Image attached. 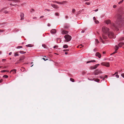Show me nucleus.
Instances as JSON below:
<instances>
[{"instance_id": "f257e3e1", "label": "nucleus", "mask_w": 124, "mask_h": 124, "mask_svg": "<svg viewBox=\"0 0 124 124\" xmlns=\"http://www.w3.org/2000/svg\"><path fill=\"white\" fill-rule=\"evenodd\" d=\"M124 21V18L120 14L118 15L117 19L115 25L113 24V26L116 28L117 30H119L118 28L120 26V24H122Z\"/></svg>"}, {"instance_id": "f03ea898", "label": "nucleus", "mask_w": 124, "mask_h": 124, "mask_svg": "<svg viewBox=\"0 0 124 124\" xmlns=\"http://www.w3.org/2000/svg\"><path fill=\"white\" fill-rule=\"evenodd\" d=\"M109 29L105 26H103L102 28V30L104 33H108Z\"/></svg>"}, {"instance_id": "7ed1b4c3", "label": "nucleus", "mask_w": 124, "mask_h": 124, "mask_svg": "<svg viewBox=\"0 0 124 124\" xmlns=\"http://www.w3.org/2000/svg\"><path fill=\"white\" fill-rule=\"evenodd\" d=\"M64 37L65 38V41L68 42L70 41L71 39V36L68 34H67L65 35Z\"/></svg>"}, {"instance_id": "20e7f679", "label": "nucleus", "mask_w": 124, "mask_h": 124, "mask_svg": "<svg viewBox=\"0 0 124 124\" xmlns=\"http://www.w3.org/2000/svg\"><path fill=\"white\" fill-rule=\"evenodd\" d=\"M108 37L110 38H115V36L114 35L113 33L111 32H108Z\"/></svg>"}, {"instance_id": "39448f33", "label": "nucleus", "mask_w": 124, "mask_h": 124, "mask_svg": "<svg viewBox=\"0 0 124 124\" xmlns=\"http://www.w3.org/2000/svg\"><path fill=\"white\" fill-rule=\"evenodd\" d=\"M102 72L101 70L96 69L95 70L94 72V74L96 75H97L99 74L102 73Z\"/></svg>"}, {"instance_id": "423d86ee", "label": "nucleus", "mask_w": 124, "mask_h": 124, "mask_svg": "<svg viewBox=\"0 0 124 124\" xmlns=\"http://www.w3.org/2000/svg\"><path fill=\"white\" fill-rule=\"evenodd\" d=\"M101 64L102 65L106 67H109V63L108 62H103L101 63Z\"/></svg>"}, {"instance_id": "0eeeda50", "label": "nucleus", "mask_w": 124, "mask_h": 124, "mask_svg": "<svg viewBox=\"0 0 124 124\" xmlns=\"http://www.w3.org/2000/svg\"><path fill=\"white\" fill-rule=\"evenodd\" d=\"M51 5L53 8L55 9H57L59 8V7L57 5H55V4H51Z\"/></svg>"}, {"instance_id": "6e6552de", "label": "nucleus", "mask_w": 124, "mask_h": 124, "mask_svg": "<svg viewBox=\"0 0 124 124\" xmlns=\"http://www.w3.org/2000/svg\"><path fill=\"white\" fill-rule=\"evenodd\" d=\"M106 34L103 33L102 34V37L103 39L104 40H106L108 38L106 35L105 34Z\"/></svg>"}, {"instance_id": "1a4fd4ad", "label": "nucleus", "mask_w": 124, "mask_h": 124, "mask_svg": "<svg viewBox=\"0 0 124 124\" xmlns=\"http://www.w3.org/2000/svg\"><path fill=\"white\" fill-rule=\"evenodd\" d=\"M105 22L107 24H108L111 23V21L109 20H106L105 21Z\"/></svg>"}, {"instance_id": "9d476101", "label": "nucleus", "mask_w": 124, "mask_h": 124, "mask_svg": "<svg viewBox=\"0 0 124 124\" xmlns=\"http://www.w3.org/2000/svg\"><path fill=\"white\" fill-rule=\"evenodd\" d=\"M95 55L96 56L98 57L99 58H100L101 56V54L99 52L96 53L95 54Z\"/></svg>"}, {"instance_id": "9b49d317", "label": "nucleus", "mask_w": 124, "mask_h": 124, "mask_svg": "<svg viewBox=\"0 0 124 124\" xmlns=\"http://www.w3.org/2000/svg\"><path fill=\"white\" fill-rule=\"evenodd\" d=\"M20 16L21 17V20H22L24 19V15L23 13H21L20 15Z\"/></svg>"}, {"instance_id": "f8f14e48", "label": "nucleus", "mask_w": 124, "mask_h": 124, "mask_svg": "<svg viewBox=\"0 0 124 124\" xmlns=\"http://www.w3.org/2000/svg\"><path fill=\"white\" fill-rule=\"evenodd\" d=\"M56 31V30L55 29H52L51 31V32L52 34L55 33Z\"/></svg>"}, {"instance_id": "ddd939ff", "label": "nucleus", "mask_w": 124, "mask_h": 124, "mask_svg": "<svg viewBox=\"0 0 124 124\" xmlns=\"http://www.w3.org/2000/svg\"><path fill=\"white\" fill-rule=\"evenodd\" d=\"M62 33L63 34H66L68 33V32L65 30H63L62 31Z\"/></svg>"}, {"instance_id": "4468645a", "label": "nucleus", "mask_w": 124, "mask_h": 124, "mask_svg": "<svg viewBox=\"0 0 124 124\" xmlns=\"http://www.w3.org/2000/svg\"><path fill=\"white\" fill-rule=\"evenodd\" d=\"M124 45V43H119L118 44V46L120 47H121L122 46Z\"/></svg>"}, {"instance_id": "2eb2a0df", "label": "nucleus", "mask_w": 124, "mask_h": 124, "mask_svg": "<svg viewBox=\"0 0 124 124\" xmlns=\"http://www.w3.org/2000/svg\"><path fill=\"white\" fill-rule=\"evenodd\" d=\"M9 1H12L14 2H19L20 1L19 0H8Z\"/></svg>"}, {"instance_id": "dca6fc26", "label": "nucleus", "mask_w": 124, "mask_h": 124, "mask_svg": "<svg viewBox=\"0 0 124 124\" xmlns=\"http://www.w3.org/2000/svg\"><path fill=\"white\" fill-rule=\"evenodd\" d=\"M16 69H13V70H11V71L10 72V73H11V72L12 71L13 72V74H15L16 73Z\"/></svg>"}, {"instance_id": "f3484780", "label": "nucleus", "mask_w": 124, "mask_h": 124, "mask_svg": "<svg viewBox=\"0 0 124 124\" xmlns=\"http://www.w3.org/2000/svg\"><path fill=\"white\" fill-rule=\"evenodd\" d=\"M95 61H95L94 60H92V61H87V62L86 63H90L91 62H95Z\"/></svg>"}, {"instance_id": "a211bd4d", "label": "nucleus", "mask_w": 124, "mask_h": 124, "mask_svg": "<svg viewBox=\"0 0 124 124\" xmlns=\"http://www.w3.org/2000/svg\"><path fill=\"white\" fill-rule=\"evenodd\" d=\"M100 39L101 40V41L103 43V44L104 43V41L103 40L102 37L101 36H100Z\"/></svg>"}, {"instance_id": "6ab92c4d", "label": "nucleus", "mask_w": 124, "mask_h": 124, "mask_svg": "<svg viewBox=\"0 0 124 124\" xmlns=\"http://www.w3.org/2000/svg\"><path fill=\"white\" fill-rule=\"evenodd\" d=\"M93 80H94L96 82H99L100 81V80L99 79H94L93 78Z\"/></svg>"}, {"instance_id": "aec40b11", "label": "nucleus", "mask_w": 124, "mask_h": 124, "mask_svg": "<svg viewBox=\"0 0 124 124\" xmlns=\"http://www.w3.org/2000/svg\"><path fill=\"white\" fill-rule=\"evenodd\" d=\"M25 58V57L24 56H23L21 57L19 60V61H22Z\"/></svg>"}, {"instance_id": "412c9836", "label": "nucleus", "mask_w": 124, "mask_h": 124, "mask_svg": "<svg viewBox=\"0 0 124 124\" xmlns=\"http://www.w3.org/2000/svg\"><path fill=\"white\" fill-rule=\"evenodd\" d=\"M25 70V69L24 68L22 67L21 69V70L22 71H24Z\"/></svg>"}, {"instance_id": "4be33fe9", "label": "nucleus", "mask_w": 124, "mask_h": 124, "mask_svg": "<svg viewBox=\"0 0 124 124\" xmlns=\"http://www.w3.org/2000/svg\"><path fill=\"white\" fill-rule=\"evenodd\" d=\"M99 64H96L94 66V69H96L98 67V66H99Z\"/></svg>"}, {"instance_id": "5701e85b", "label": "nucleus", "mask_w": 124, "mask_h": 124, "mask_svg": "<svg viewBox=\"0 0 124 124\" xmlns=\"http://www.w3.org/2000/svg\"><path fill=\"white\" fill-rule=\"evenodd\" d=\"M63 47L64 48H66L68 47V46L67 45H65L63 46Z\"/></svg>"}, {"instance_id": "b1692460", "label": "nucleus", "mask_w": 124, "mask_h": 124, "mask_svg": "<svg viewBox=\"0 0 124 124\" xmlns=\"http://www.w3.org/2000/svg\"><path fill=\"white\" fill-rule=\"evenodd\" d=\"M118 47L117 45L115 46V49L116 51H117L118 49Z\"/></svg>"}, {"instance_id": "393cba45", "label": "nucleus", "mask_w": 124, "mask_h": 124, "mask_svg": "<svg viewBox=\"0 0 124 124\" xmlns=\"http://www.w3.org/2000/svg\"><path fill=\"white\" fill-rule=\"evenodd\" d=\"M99 43V41L97 39H95V44H97Z\"/></svg>"}, {"instance_id": "a878e982", "label": "nucleus", "mask_w": 124, "mask_h": 124, "mask_svg": "<svg viewBox=\"0 0 124 124\" xmlns=\"http://www.w3.org/2000/svg\"><path fill=\"white\" fill-rule=\"evenodd\" d=\"M26 46L28 47H31L32 46V45L31 44H28V45H26Z\"/></svg>"}, {"instance_id": "bb28decb", "label": "nucleus", "mask_w": 124, "mask_h": 124, "mask_svg": "<svg viewBox=\"0 0 124 124\" xmlns=\"http://www.w3.org/2000/svg\"><path fill=\"white\" fill-rule=\"evenodd\" d=\"M94 66H91L90 67V69H91V70L94 69H94Z\"/></svg>"}, {"instance_id": "cd10ccee", "label": "nucleus", "mask_w": 124, "mask_h": 124, "mask_svg": "<svg viewBox=\"0 0 124 124\" xmlns=\"http://www.w3.org/2000/svg\"><path fill=\"white\" fill-rule=\"evenodd\" d=\"M70 80L73 82H74L75 81L72 78H70Z\"/></svg>"}, {"instance_id": "c85d7f7f", "label": "nucleus", "mask_w": 124, "mask_h": 124, "mask_svg": "<svg viewBox=\"0 0 124 124\" xmlns=\"http://www.w3.org/2000/svg\"><path fill=\"white\" fill-rule=\"evenodd\" d=\"M19 56V54L17 53V52L15 53V54L14 56Z\"/></svg>"}, {"instance_id": "c756f323", "label": "nucleus", "mask_w": 124, "mask_h": 124, "mask_svg": "<svg viewBox=\"0 0 124 124\" xmlns=\"http://www.w3.org/2000/svg\"><path fill=\"white\" fill-rule=\"evenodd\" d=\"M20 53L21 54H24L26 53V52L23 51H21L20 52Z\"/></svg>"}, {"instance_id": "7c9ffc66", "label": "nucleus", "mask_w": 124, "mask_h": 124, "mask_svg": "<svg viewBox=\"0 0 124 124\" xmlns=\"http://www.w3.org/2000/svg\"><path fill=\"white\" fill-rule=\"evenodd\" d=\"M66 3V1H64L62 2H61V4H63L64 3Z\"/></svg>"}, {"instance_id": "2f4dec72", "label": "nucleus", "mask_w": 124, "mask_h": 124, "mask_svg": "<svg viewBox=\"0 0 124 124\" xmlns=\"http://www.w3.org/2000/svg\"><path fill=\"white\" fill-rule=\"evenodd\" d=\"M8 76L6 75H4L3 77H4L6 78H7L8 77Z\"/></svg>"}, {"instance_id": "473e14b6", "label": "nucleus", "mask_w": 124, "mask_h": 124, "mask_svg": "<svg viewBox=\"0 0 124 124\" xmlns=\"http://www.w3.org/2000/svg\"><path fill=\"white\" fill-rule=\"evenodd\" d=\"M123 1H124L123 0H122L121 1L119 2L118 4H121V3H122L123 2Z\"/></svg>"}, {"instance_id": "72a5a7b5", "label": "nucleus", "mask_w": 124, "mask_h": 124, "mask_svg": "<svg viewBox=\"0 0 124 124\" xmlns=\"http://www.w3.org/2000/svg\"><path fill=\"white\" fill-rule=\"evenodd\" d=\"M75 12V10L74 9H73L72 10V13H74Z\"/></svg>"}, {"instance_id": "f704fd0d", "label": "nucleus", "mask_w": 124, "mask_h": 124, "mask_svg": "<svg viewBox=\"0 0 124 124\" xmlns=\"http://www.w3.org/2000/svg\"><path fill=\"white\" fill-rule=\"evenodd\" d=\"M90 3L89 2H86L85 3V4H87L88 5H90Z\"/></svg>"}, {"instance_id": "c9c22d12", "label": "nucleus", "mask_w": 124, "mask_h": 124, "mask_svg": "<svg viewBox=\"0 0 124 124\" xmlns=\"http://www.w3.org/2000/svg\"><path fill=\"white\" fill-rule=\"evenodd\" d=\"M69 51V49H64L63 50V51L64 52L66 51Z\"/></svg>"}, {"instance_id": "e433bc0d", "label": "nucleus", "mask_w": 124, "mask_h": 124, "mask_svg": "<svg viewBox=\"0 0 124 124\" xmlns=\"http://www.w3.org/2000/svg\"><path fill=\"white\" fill-rule=\"evenodd\" d=\"M5 8H3L0 10V12H2L4 10Z\"/></svg>"}, {"instance_id": "4c0bfd02", "label": "nucleus", "mask_w": 124, "mask_h": 124, "mask_svg": "<svg viewBox=\"0 0 124 124\" xmlns=\"http://www.w3.org/2000/svg\"><path fill=\"white\" fill-rule=\"evenodd\" d=\"M5 30H0V32H2L4 31Z\"/></svg>"}, {"instance_id": "58836bf2", "label": "nucleus", "mask_w": 124, "mask_h": 124, "mask_svg": "<svg viewBox=\"0 0 124 124\" xmlns=\"http://www.w3.org/2000/svg\"><path fill=\"white\" fill-rule=\"evenodd\" d=\"M22 46H17V49H19V48H22Z\"/></svg>"}, {"instance_id": "ea45409f", "label": "nucleus", "mask_w": 124, "mask_h": 124, "mask_svg": "<svg viewBox=\"0 0 124 124\" xmlns=\"http://www.w3.org/2000/svg\"><path fill=\"white\" fill-rule=\"evenodd\" d=\"M55 15L56 16H58L59 15V14L58 13H55Z\"/></svg>"}, {"instance_id": "a19ab883", "label": "nucleus", "mask_w": 124, "mask_h": 124, "mask_svg": "<svg viewBox=\"0 0 124 124\" xmlns=\"http://www.w3.org/2000/svg\"><path fill=\"white\" fill-rule=\"evenodd\" d=\"M3 13L5 14H7L8 13V12L6 10H5L3 12Z\"/></svg>"}, {"instance_id": "79ce46f5", "label": "nucleus", "mask_w": 124, "mask_h": 124, "mask_svg": "<svg viewBox=\"0 0 124 124\" xmlns=\"http://www.w3.org/2000/svg\"><path fill=\"white\" fill-rule=\"evenodd\" d=\"M95 23H99V22L97 20H95Z\"/></svg>"}, {"instance_id": "37998d69", "label": "nucleus", "mask_w": 124, "mask_h": 124, "mask_svg": "<svg viewBox=\"0 0 124 124\" xmlns=\"http://www.w3.org/2000/svg\"><path fill=\"white\" fill-rule=\"evenodd\" d=\"M42 46L43 47H44V48H45L46 47V46L44 44H42Z\"/></svg>"}, {"instance_id": "c03bdc74", "label": "nucleus", "mask_w": 124, "mask_h": 124, "mask_svg": "<svg viewBox=\"0 0 124 124\" xmlns=\"http://www.w3.org/2000/svg\"><path fill=\"white\" fill-rule=\"evenodd\" d=\"M99 77L101 78L103 80H104V77L101 76Z\"/></svg>"}, {"instance_id": "a18cd8bd", "label": "nucleus", "mask_w": 124, "mask_h": 124, "mask_svg": "<svg viewBox=\"0 0 124 124\" xmlns=\"http://www.w3.org/2000/svg\"><path fill=\"white\" fill-rule=\"evenodd\" d=\"M55 3H56L57 4H61V2H58V1H57V2H55Z\"/></svg>"}, {"instance_id": "49530a36", "label": "nucleus", "mask_w": 124, "mask_h": 124, "mask_svg": "<svg viewBox=\"0 0 124 124\" xmlns=\"http://www.w3.org/2000/svg\"><path fill=\"white\" fill-rule=\"evenodd\" d=\"M123 39H124V38H121L120 39V40H123Z\"/></svg>"}, {"instance_id": "de8ad7c7", "label": "nucleus", "mask_w": 124, "mask_h": 124, "mask_svg": "<svg viewBox=\"0 0 124 124\" xmlns=\"http://www.w3.org/2000/svg\"><path fill=\"white\" fill-rule=\"evenodd\" d=\"M121 75L122 77L124 78V73H122L121 74Z\"/></svg>"}, {"instance_id": "09e8293b", "label": "nucleus", "mask_w": 124, "mask_h": 124, "mask_svg": "<svg viewBox=\"0 0 124 124\" xmlns=\"http://www.w3.org/2000/svg\"><path fill=\"white\" fill-rule=\"evenodd\" d=\"M88 79L90 80H91V81H92V80H93V79H89V78H88Z\"/></svg>"}, {"instance_id": "8fccbe9b", "label": "nucleus", "mask_w": 124, "mask_h": 124, "mask_svg": "<svg viewBox=\"0 0 124 124\" xmlns=\"http://www.w3.org/2000/svg\"><path fill=\"white\" fill-rule=\"evenodd\" d=\"M6 71L5 70H2L1 71V72H4Z\"/></svg>"}, {"instance_id": "3c124183", "label": "nucleus", "mask_w": 124, "mask_h": 124, "mask_svg": "<svg viewBox=\"0 0 124 124\" xmlns=\"http://www.w3.org/2000/svg\"><path fill=\"white\" fill-rule=\"evenodd\" d=\"M58 47V46H55L54 47V48H55L56 47Z\"/></svg>"}, {"instance_id": "603ef678", "label": "nucleus", "mask_w": 124, "mask_h": 124, "mask_svg": "<svg viewBox=\"0 0 124 124\" xmlns=\"http://www.w3.org/2000/svg\"><path fill=\"white\" fill-rule=\"evenodd\" d=\"M20 63V62L19 61H18L16 62V63H15V64H17L18 63Z\"/></svg>"}, {"instance_id": "864d4df0", "label": "nucleus", "mask_w": 124, "mask_h": 124, "mask_svg": "<svg viewBox=\"0 0 124 124\" xmlns=\"http://www.w3.org/2000/svg\"><path fill=\"white\" fill-rule=\"evenodd\" d=\"M79 46H81V47H80V48H81V47H83V45H82V44H80V45H79Z\"/></svg>"}, {"instance_id": "5fc2aeb1", "label": "nucleus", "mask_w": 124, "mask_h": 124, "mask_svg": "<svg viewBox=\"0 0 124 124\" xmlns=\"http://www.w3.org/2000/svg\"><path fill=\"white\" fill-rule=\"evenodd\" d=\"M116 76L117 78H118L119 77V76L118 75H116Z\"/></svg>"}, {"instance_id": "6e6d98bb", "label": "nucleus", "mask_w": 124, "mask_h": 124, "mask_svg": "<svg viewBox=\"0 0 124 124\" xmlns=\"http://www.w3.org/2000/svg\"><path fill=\"white\" fill-rule=\"evenodd\" d=\"M116 5H114L113 6V7L114 8H115L116 7Z\"/></svg>"}, {"instance_id": "4d7b16f0", "label": "nucleus", "mask_w": 124, "mask_h": 124, "mask_svg": "<svg viewBox=\"0 0 124 124\" xmlns=\"http://www.w3.org/2000/svg\"><path fill=\"white\" fill-rule=\"evenodd\" d=\"M118 73V72H116L114 74H113V75H115V74H117Z\"/></svg>"}, {"instance_id": "13d9d810", "label": "nucleus", "mask_w": 124, "mask_h": 124, "mask_svg": "<svg viewBox=\"0 0 124 124\" xmlns=\"http://www.w3.org/2000/svg\"><path fill=\"white\" fill-rule=\"evenodd\" d=\"M33 62H32L31 63V64L32 65L31 66V67H32L33 66Z\"/></svg>"}, {"instance_id": "bf43d9fd", "label": "nucleus", "mask_w": 124, "mask_h": 124, "mask_svg": "<svg viewBox=\"0 0 124 124\" xmlns=\"http://www.w3.org/2000/svg\"><path fill=\"white\" fill-rule=\"evenodd\" d=\"M93 20H94V21H95L96 20V18H95V17H93Z\"/></svg>"}, {"instance_id": "052dcab7", "label": "nucleus", "mask_w": 124, "mask_h": 124, "mask_svg": "<svg viewBox=\"0 0 124 124\" xmlns=\"http://www.w3.org/2000/svg\"><path fill=\"white\" fill-rule=\"evenodd\" d=\"M116 52H117L116 51V50L115 52H114L112 54H114L115 53H116Z\"/></svg>"}, {"instance_id": "680f3d73", "label": "nucleus", "mask_w": 124, "mask_h": 124, "mask_svg": "<svg viewBox=\"0 0 124 124\" xmlns=\"http://www.w3.org/2000/svg\"><path fill=\"white\" fill-rule=\"evenodd\" d=\"M43 60H44V61H46V60H48V59H45V58H43Z\"/></svg>"}, {"instance_id": "e2e57ef3", "label": "nucleus", "mask_w": 124, "mask_h": 124, "mask_svg": "<svg viewBox=\"0 0 124 124\" xmlns=\"http://www.w3.org/2000/svg\"><path fill=\"white\" fill-rule=\"evenodd\" d=\"M3 80L2 79H1L0 80V83H1L2 81Z\"/></svg>"}, {"instance_id": "0e129e2a", "label": "nucleus", "mask_w": 124, "mask_h": 124, "mask_svg": "<svg viewBox=\"0 0 124 124\" xmlns=\"http://www.w3.org/2000/svg\"><path fill=\"white\" fill-rule=\"evenodd\" d=\"M46 10L47 11H50V10L49 9H46Z\"/></svg>"}, {"instance_id": "69168bd1", "label": "nucleus", "mask_w": 124, "mask_h": 124, "mask_svg": "<svg viewBox=\"0 0 124 124\" xmlns=\"http://www.w3.org/2000/svg\"><path fill=\"white\" fill-rule=\"evenodd\" d=\"M10 5H11V6H14V5H13V4H12V3L10 4Z\"/></svg>"}, {"instance_id": "338daca9", "label": "nucleus", "mask_w": 124, "mask_h": 124, "mask_svg": "<svg viewBox=\"0 0 124 124\" xmlns=\"http://www.w3.org/2000/svg\"><path fill=\"white\" fill-rule=\"evenodd\" d=\"M12 54V53L11 52L9 53V55H11Z\"/></svg>"}, {"instance_id": "774afa93", "label": "nucleus", "mask_w": 124, "mask_h": 124, "mask_svg": "<svg viewBox=\"0 0 124 124\" xmlns=\"http://www.w3.org/2000/svg\"><path fill=\"white\" fill-rule=\"evenodd\" d=\"M65 18L66 19H67L68 18V16H65Z\"/></svg>"}]
</instances>
